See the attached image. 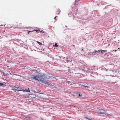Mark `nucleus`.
I'll return each mask as SVG.
<instances>
[{
	"label": "nucleus",
	"instance_id": "f257e3e1",
	"mask_svg": "<svg viewBox=\"0 0 120 120\" xmlns=\"http://www.w3.org/2000/svg\"><path fill=\"white\" fill-rule=\"evenodd\" d=\"M32 78L38 81H41L42 82L46 84H48V85H50V83L47 81L42 76L39 75H34L33 76Z\"/></svg>",
	"mask_w": 120,
	"mask_h": 120
},
{
	"label": "nucleus",
	"instance_id": "f03ea898",
	"mask_svg": "<svg viewBox=\"0 0 120 120\" xmlns=\"http://www.w3.org/2000/svg\"><path fill=\"white\" fill-rule=\"evenodd\" d=\"M101 111L98 112L97 113L98 114H104L105 113V111L103 109H101L100 110Z\"/></svg>",
	"mask_w": 120,
	"mask_h": 120
},
{
	"label": "nucleus",
	"instance_id": "7ed1b4c3",
	"mask_svg": "<svg viewBox=\"0 0 120 120\" xmlns=\"http://www.w3.org/2000/svg\"><path fill=\"white\" fill-rule=\"evenodd\" d=\"M23 92H30V90L29 88H28V89H26L25 90H22Z\"/></svg>",
	"mask_w": 120,
	"mask_h": 120
},
{
	"label": "nucleus",
	"instance_id": "20e7f679",
	"mask_svg": "<svg viewBox=\"0 0 120 120\" xmlns=\"http://www.w3.org/2000/svg\"><path fill=\"white\" fill-rule=\"evenodd\" d=\"M6 83H6L4 82H3V83H0V86H2L3 85L6 86V85L5 84H6Z\"/></svg>",
	"mask_w": 120,
	"mask_h": 120
},
{
	"label": "nucleus",
	"instance_id": "39448f33",
	"mask_svg": "<svg viewBox=\"0 0 120 120\" xmlns=\"http://www.w3.org/2000/svg\"><path fill=\"white\" fill-rule=\"evenodd\" d=\"M49 79H50V78L52 79V78H54L56 79L57 80H58V79H57L55 78V77H54V76H49Z\"/></svg>",
	"mask_w": 120,
	"mask_h": 120
},
{
	"label": "nucleus",
	"instance_id": "423d86ee",
	"mask_svg": "<svg viewBox=\"0 0 120 120\" xmlns=\"http://www.w3.org/2000/svg\"><path fill=\"white\" fill-rule=\"evenodd\" d=\"M95 52H98V53H100V50H98L97 51L95 50L94 52H93V53H94Z\"/></svg>",
	"mask_w": 120,
	"mask_h": 120
},
{
	"label": "nucleus",
	"instance_id": "0eeeda50",
	"mask_svg": "<svg viewBox=\"0 0 120 120\" xmlns=\"http://www.w3.org/2000/svg\"><path fill=\"white\" fill-rule=\"evenodd\" d=\"M54 47H58V45L57 43H56L54 45H53Z\"/></svg>",
	"mask_w": 120,
	"mask_h": 120
},
{
	"label": "nucleus",
	"instance_id": "6e6552de",
	"mask_svg": "<svg viewBox=\"0 0 120 120\" xmlns=\"http://www.w3.org/2000/svg\"><path fill=\"white\" fill-rule=\"evenodd\" d=\"M37 43L40 45H41L42 44V43L38 41H37Z\"/></svg>",
	"mask_w": 120,
	"mask_h": 120
},
{
	"label": "nucleus",
	"instance_id": "1a4fd4ad",
	"mask_svg": "<svg viewBox=\"0 0 120 120\" xmlns=\"http://www.w3.org/2000/svg\"><path fill=\"white\" fill-rule=\"evenodd\" d=\"M34 31H36V32H37L38 33L39 32V31L37 30H35Z\"/></svg>",
	"mask_w": 120,
	"mask_h": 120
},
{
	"label": "nucleus",
	"instance_id": "9d476101",
	"mask_svg": "<svg viewBox=\"0 0 120 120\" xmlns=\"http://www.w3.org/2000/svg\"><path fill=\"white\" fill-rule=\"evenodd\" d=\"M29 31L27 33L28 34H29L30 33V32H33V31Z\"/></svg>",
	"mask_w": 120,
	"mask_h": 120
},
{
	"label": "nucleus",
	"instance_id": "9b49d317",
	"mask_svg": "<svg viewBox=\"0 0 120 120\" xmlns=\"http://www.w3.org/2000/svg\"><path fill=\"white\" fill-rule=\"evenodd\" d=\"M100 52H101V53H102L103 52V50H100Z\"/></svg>",
	"mask_w": 120,
	"mask_h": 120
},
{
	"label": "nucleus",
	"instance_id": "f8f14e48",
	"mask_svg": "<svg viewBox=\"0 0 120 120\" xmlns=\"http://www.w3.org/2000/svg\"><path fill=\"white\" fill-rule=\"evenodd\" d=\"M39 32H43V33H44V31H43V30H42L41 31L40 30V31H39Z\"/></svg>",
	"mask_w": 120,
	"mask_h": 120
},
{
	"label": "nucleus",
	"instance_id": "ddd939ff",
	"mask_svg": "<svg viewBox=\"0 0 120 120\" xmlns=\"http://www.w3.org/2000/svg\"><path fill=\"white\" fill-rule=\"evenodd\" d=\"M103 52H107V51L106 50H103Z\"/></svg>",
	"mask_w": 120,
	"mask_h": 120
},
{
	"label": "nucleus",
	"instance_id": "4468645a",
	"mask_svg": "<svg viewBox=\"0 0 120 120\" xmlns=\"http://www.w3.org/2000/svg\"><path fill=\"white\" fill-rule=\"evenodd\" d=\"M68 62H71L72 61V60H71L70 61V60H68Z\"/></svg>",
	"mask_w": 120,
	"mask_h": 120
},
{
	"label": "nucleus",
	"instance_id": "2eb2a0df",
	"mask_svg": "<svg viewBox=\"0 0 120 120\" xmlns=\"http://www.w3.org/2000/svg\"><path fill=\"white\" fill-rule=\"evenodd\" d=\"M68 82H70V83H73V84H74V83H73L72 82H70V81H68Z\"/></svg>",
	"mask_w": 120,
	"mask_h": 120
},
{
	"label": "nucleus",
	"instance_id": "dca6fc26",
	"mask_svg": "<svg viewBox=\"0 0 120 120\" xmlns=\"http://www.w3.org/2000/svg\"><path fill=\"white\" fill-rule=\"evenodd\" d=\"M56 16L55 18H54V19H55V20H56Z\"/></svg>",
	"mask_w": 120,
	"mask_h": 120
},
{
	"label": "nucleus",
	"instance_id": "f3484780",
	"mask_svg": "<svg viewBox=\"0 0 120 120\" xmlns=\"http://www.w3.org/2000/svg\"><path fill=\"white\" fill-rule=\"evenodd\" d=\"M82 86H85V87H88V86H84V85H82Z\"/></svg>",
	"mask_w": 120,
	"mask_h": 120
},
{
	"label": "nucleus",
	"instance_id": "a211bd4d",
	"mask_svg": "<svg viewBox=\"0 0 120 120\" xmlns=\"http://www.w3.org/2000/svg\"><path fill=\"white\" fill-rule=\"evenodd\" d=\"M82 86H85V87H88V86H84V85H82Z\"/></svg>",
	"mask_w": 120,
	"mask_h": 120
},
{
	"label": "nucleus",
	"instance_id": "6ab92c4d",
	"mask_svg": "<svg viewBox=\"0 0 120 120\" xmlns=\"http://www.w3.org/2000/svg\"><path fill=\"white\" fill-rule=\"evenodd\" d=\"M12 74H11V73H10V74H7V75H12Z\"/></svg>",
	"mask_w": 120,
	"mask_h": 120
},
{
	"label": "nucleus",
	"instance_id": "aec40b11",
	"mask_svg": "<svg viewBox=\"0 0 120 120\" xmlns=\"http://www.w3.org/2000/svg\"><path fill=\"white\" fill-rule=\"evenodd\" d=\"M17 88V89H21L20 88H19V87H16Z\"/></svg>",
	"mask_w": 120,
	"mask_h": 120
},
{
	"label": "nucleus",
	"instance_id": "412c9836",
	"mask_svg": "<svg viewBox=\"0 0 120 120\" xmlns=\"http://www.w3.org/2000/svg\"><path fill=\"white\" fill-rule=\"evenodd\" d=\"M120 50V49L119 48L117 49V50Z\"/></svg>",
	"mask_w": 120,
	"mask_h": 120
},
{
	"label": "nucleus",
	"instance_id": "4be33fe9",
	"mask_svg": "<svg viewBox=\"0 0 120 120\" xmlns=\"http://www.w3.org/2000/svg\"><path fill=\"white\" fill-rule=\"evenodd\" d=\"M113 51H114L115 52H116L117 51V50H114Z\"/></svg>",
	"mask_w": 120,
	"mask_h": 120
},
{
	"label": "nucleus",
	"instance_id": "5701e85b",
	"mask_svg": "<svg viewBox=\"0 0 120 120\" xmlns=\"http://www.w3.org/2000/svg\"><path fill=\"white\" fill-rule=\"evenodd\" d=\"M13 90H17L16 89H13Z\"/></svg>",
	"mask_w": 120,
	"mask_h": 120
},
{
	"label": "nucleus",
	"instance_id": "b1692460",
	"mask_svg": "<svg viewBox=\"0 0 120 120\" xmlns=\"http://www.w3.org/2000/svg\"><path fill=\"white\" fill-rule=\"evenodd\" d=\"M36 97V95H35V96L34 97H33V98H35Z\"/></svg>",
	"mask_w": 120,
	"mask_h": 120
},
{
	"label": "nucleus",
	"instance_id": "393cba45",
	"mask_svg": "<svg viewBox=\"0 0 120 120\" xmlns=\"http://www.w3.org/2000/svg\"><path fill=\"white\" fill-rule=\"evenodd\" d=\"M81 96V95H80V94H79V96Z\"/></svg>",
	"mask_w": 120,
	"mask_h": 120
},
{
	"label": "nucleus",
	"instance_id": "a878e982",
	"mask_svg": "<svg viewBox=\"0 0 120 120\" xmlns=\"http://www.w3.org/2000/svg\"><path fill=\"white\" fill-rule=\"evenodd\" d=\"M3 26V25H0V26Z\"/></svg>",
	"mask_w": 120,
	"mask_h": 120
},
{
	"label": "nucleus",
	"instance_id": "bb28decb",
	"mask_svg": "<svg viewBox=\"0 0 120 120\" xmlns=\"http://www.w3.org/2000/svg\"><path fill=\"white\" fill-rule=\"evenodd\" d=\"M73 93H75L74 92H73Z\"/></svg>",
	"mask_w": 120,
	"mask_h": 120
},
{
	"label": "nucleus",
	"instance_id": "cd10ccee",
	"mask_svg": "<svg viewBox=\"0 0 120 120\" xmlns=\"http://www.w3.org/2000/svg\"><path fill=\"white\" fill-rule=\"evenodd\" d=\"M60 78V79H62V78Z\"/></svg>",
	"mask_w": 120,
	"mask_h": 120
},
{
	"label": "nucleus",
	"instance_id": "c85d7f7f",
	"mask_svg": "<svg viewBox=\"0 0 120 120\" xmlns=\"http://www.w3.org/2000/svg\"><path fill=\"white\" fill-rule=\"evenodd\" d=\"M60 14V13H59V14Z\"/></svg>",
	"mask_w": 120,
	"mask_h": 120
},
{
	"label": "nucleus",
	"instance_id": "c756f323",
	"mask_svg": "<svg viewBox=\"0 0 120 120\" xmlns=\"http://www.w3.org/2000/svg\"><path fill=\"white\" fill-rule=\"evenodd\" d=\"M86 118L87 119H88V118H87V117H86Z\"/></svg>",
	"mask_w": 120,
	"mask_h": 120
},
{
	"label": "nucleus",
	"instance_id": "7c9ffc66",
	"mask_svg": "<svg viewBox=\"0 0 120 120\" xmlns=\"http://www.w3.org/2000/svg\"><path fill=\"white\" fill-rule=\"evenodd\" d=\"M90 120H91V119H89Z\"/></svg>",
	"mask_w": 120,
	"mask_h": 120
}]
</instances>
